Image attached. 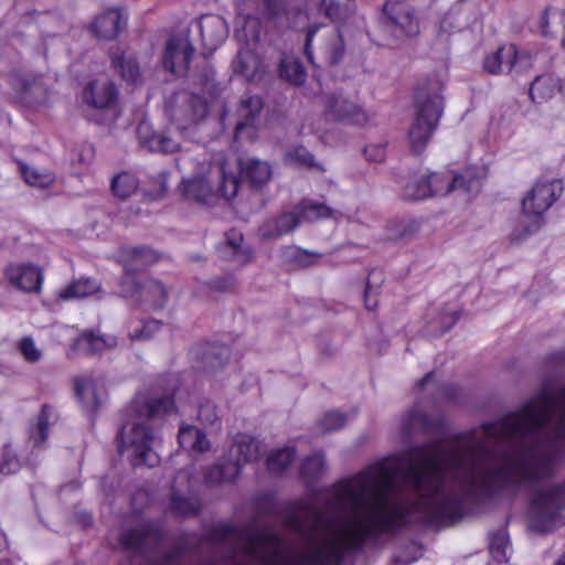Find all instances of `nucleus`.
<instances>
[{"instance_id":"obj_7","label":"nucleus","mask_w":565,"mask_h":565,"mask_svg":"<svg viewBox=\"0 0 565 565\" xmlns=\"http://www.w3.org/2000/svg\"><path fill=\"white\" fill-rule=\"evenodd\" d=\"M120 285L125 297L149 303L153 308H162L168 300V289L150 278L141 282L135 275H127L121 278Z\"/></svg>"},{"instance_id":"obj_51","label":"nucleus","mask_w":565,"mask_h":565,"mask_svg":"<svg viewBox=\"0 0 565 565\" xmlns=\"http://www.w3.org/2000/svg\"><path fill=\"white\" fill-rule=\"evenodd\" d=\"M198 419L205 426H216L220 422L217 407L210 401L199 405Z\"/></svg>"},{"instance_id":"obj_59","label":"nucleus","mask_w":565,"mask_h":565,"mask_svg":"<svg viewBox=\"0 0 565 565\" xmlns=\"http://www.w3.org/2000/svg\"><path fill=\"white\" fill-rule=\"evenodd\" d=\"M235 281L232 276L217 277L212 279L207 285L215 291H226L234 286Z\"/></svg>"},{"instance_id":"obj_29","label":"nucleus","mask_w":565,"mask_h":565,"mask_svg":"<svg viewBox=\"0 0 565 565\" xmlns=\"http://www.w3.org/2000/svg\"><path fill=\"white\" fill-rule=\"evenodd\" d=\"M75 393L84 408L95 411L102 403L100 394L93 379L79 377L75 380Z\"/></svg>"},{"instance_id":"obj_53","label":"nucleus","mask_w":565,"mask_h":565,"mask_svg":"<svg viewBox=\"0 0 565 565\" xmlns=\"http://www.w3.org/2000/svg\"><path fill=\"white\" fill-rule=\"evenodd\" d=\"M19 350L25 361L30 363H36L42 358V352L36 348L34 341L30 337H24L19 342Z\"/></svg>"},{"instance_id":"obj_16","label":"nucleus","mask_w":565,"mask_h":565,"mask_svg":"<svg viewBox=\"0 0 565 565\" xmlns=\"http://www.w3.org/2000/svg\"><path fill=\"white\" fill-rule=\"evenodd\" d=\"M202 44L210 53L214 52L227 38L228 26L226 21L215 14H206L196 21Z\"/></svg>"},{"instance_id":"obj_21","label":"nucleus","mask_w":565,"mask_h":565,"mask_svg":"<svg viewBox=\"0 0 565 565\" xmlns=\"http://www.w3.org/2000/svg\"><path fill=\"white\" fill-rule=\"evenodd\" d=\"M300 223V215L297 212H285L266 220L259 227V233L263 238L273 239L295 231Z\"/></svg>"},{"instance_id":"obj_60","label":"nucleus","mask_w":565,"mask_h":565,"mask_svg":"<svg viewBox=\"0 0 565 565\" xmlns=\"http://www.w3.org/2000/svg\"><path fill=\"white\" fill-rule=\"evenodd\" d=\"M458 320V317L456 313H451L448 316H445L443 318V327L438 332H433L434 335H441L443 333L447 332Z\"/></svg>"},{"instance_id":"obj_2","label":"nucleus","mask_w":565,"mask_h":565,"mask_svg":"<svg viewBox=\"0 0 565 565\" xmlns=\"http://www.w3.org/2000/svg\"><path fill=\"white\" fill-rule=\"evenodd\" d=\"M191 81L195 90L178 92L168 103L169 116L182 131L201 124L209 114L210 104L221 93V87L215 82L214 68L206 61L191 76Z\"/></svg>"},{"instance_id":"obj_38","label":"nucleus","mask_w":565,"mask_h":565,"mask_svg":"<svg viewBox=\"0 0 565 565\" xmlns=\"http://www.w3.org/2000/svg\"><path fill=\"white\" fill-rule=\"evenodd\" d=\"M170 509L172 512L181 516L195 515L200 510V503L198 500L184 498L178 493H172Z\"/></svg>"},{"instance_id":"obj_12","label":"nucleus","mask_w":565,"mask_h":565,"mask_svg":"<svg viewBox=\"0 0 565 565\" xmlns=\"http://www.w3.org/2000/svg\"><path fill=\"white\" fill-rule=\"evenodd\" d=\"M430 196L446 195L451 191L461 190L467 194H476L481 189V180L470 171L460 174L431 173L427 175Z\"/></svg>"},{"instance_id":"obj_17","label":"nucleus","mask_w":565,"mask_h":565,"mask_svg":"<svg viewBox=\"0 0 565 565\" xmlns=\"http://www.w3.org/2000/svg\"><path fill=\"white\" fill-rule=\"evenodd\" d=\"M12 87L26 106H35L47 98V89L41 78L32 74L15 75L12 78Z\"/></svg>"},{"instance_id":"obj_57","label":"nucleus","mask_w":565,"mask_h":565,"mask_svg":"<svg viewBox=\"0 0 565 565\" xmlns=\"http://www.w3.org/2000/svg\"><path fill=\"white\" fill-rule=\"evenodd\" d=\"M320 28H321V24L315 23L307 29L303 52H305V55L308 58V61L311 63H313L311 42H312L315 35L317 34V32L320 30Z\"/></svg>"},{"instance_id":"obj_25","label":"nucleus","mask_w":565,"mask_h":565,"mask_svg":"<svg viewBox=\"0 0 565 565\" xmlns=\"http://www.w3.org/2000/svg\"><path fill=\"white\" fill-rule=\"evenodd\" d=\"M179 190L185 200L200 204L210 203V200L214 196L212 186L202 175L183 179Z\"/></svg>"},{"instance_id":"obj_61","label":"nucleus","mask_w":565,"mask_h":565,"mask_svg":"<svg viewBox=\"0 0 565 565\" xmlns=\"http://www.w3.org/2000/svg\"><path fill=\"white\" fill-rule=\"evenodd\" d=\"M550 12H551V9L545 8L540 17V26L544 34H547L550 31V22H548Z\"/></svg>"},{"instance_id":"obj_47","label":"nucleus","mask_w":565,"mask_h":565,"mask_svg":"<svg viewBox=\"0 0 565 565\" xmlns=\"http://www.w3.org/2000/svg\"><path fill=\"white\" fill-rule=\"evenodd\" d=\"M21 172L25 182L32 186L46 188L54 181L52 174L41 173L35 168L32 167H22Z\"/></svg>"},{"instance_id":"obj_48","label":"nucleus","mask_w":565,"mask_h":565,"mask_svg":"<svg viewBox=\"0 0 565 565\" xmlns=\"http://www.w3.org/2000/svg\"><path fill=\"white\" fill-rule=\"evenodd\" d=\"M287 256L300 267H310L318 263L321 255L316 252L290 247L287 250Z\"/></svg>"},{"instance_id":"obj_36","label":"nucleus","mask_w":565,"mask_h":565,"mask_svg":"<svg viewBox=\"0 0 565 565\" xmlns=\"http://www.w3.org/2000/svg\"><path fill=\"white\" fill-rule=\"evenodd\" d=\"M509 537L505 530L500 529L491 533L489 548L490 554L499 563L508 562Z\"/></svg>"},{"instance_id":"obj_6","label":"nucleus","mask_w":565,"mask_h":565,"mask_svg":"<svg viewBox=\"0 0 565 565\" xmlns=\"http://www.w3.org/2000/svg\"><path fill=\"white\" fill-rule=\"evenodd\" d=\"M565 484L551 487L535 495L532 502L531 529L551 532L564 522Z\"/></svg>"},{"instance_id":"obj_49","label":"nucleus","mask_w":565,"mask_h":565,"mask_svg":"<svg viewBox=\"0 0 565 565\" xmlns=\"http://www.w3.org/2000/svg\"><path fill=\"white\" fill-rule=\"evenodd\" d=\"M344 56V39L342 33L337 30L328 45V60L329 63L335 65L342 61Z\"/></svg>"},{"instance_id":"obj_63","label":"nucleus","mask_w":565,"mask_h":565,"mask_svg":"<svg viewBox=\"0 0 565 565\" xmlns=\"http://www.w3.org/2000/svg\"><path fill=\"white\" fill-rule=\"evenodd\" d=\"M434 373L428 372L422 380L418 381L417 385L419 388L425 387V385L433 379Z\"/></svg>"},{"instance_id":"obj_28","label":"nucleus","mask_w":565,"mask_h":565,"mask_svg":"<svg viewBox=\"0 0 565 565\" xmlns=\"http://www.w3.org/2000/svg\"><path fill=\"white\" fill-rule=\"evenodd\" d=\"M297 214L300 222H315L322 218H337L339 212L324 203L305 199L297 206Z\"/></svg>"},{"instance_id":"obj_22","label":"nucleus","mask_w":565,"mask_h":565,"mask_svg":"<svg viewBox=\"0 0 565 565\" xmlns=\"http://www.w3.org/2000/svg\"><path fill=\"white\" fill-rule=\"evenodd\" d=\"M109 55L113 67L119 73L122 79L130 84L138 83L141 73L136 56L131 52L113 47Z\"/></svg>"},{"instance_id":"obj_54","label":"nucleus","mask_w":565,"mask_h":565,"mask_svg":"<svg viewBox=\"0 0 565 565\" xmlns=\"http://www.w3.org/2000/svg\"><path fill=\"white\" fill-rule=\"evenodd\" d=\"M319 10L332 20L342 19L347 14V9L338 0H322Z\"/></svg>"},{"instance_id":"obj_35","label":"nucleus","mask_w":565,"mask_h":565,"mask_svg":"<svg viewBox=\"0 0 565 565\" xmlns=\"http://www.w3.org/2000/svg\"><path fill=\"white\" fill-rule=\"evenodd\" d=\"M113 193L121 199L129 198L138 189L137 178L128 172L117 174L111 180Z\"/></svg>"},{"instance_id":"obj_9","label":"nucleus","mask_w":565,"mask_h":565,"mask_svg":"<svg viewBox=\"0 0 565 565\" xmlns=\"http://www.w3.org/2000/svg\"><path fill=\"white\" fill-rule=\"evenodd\" d=\"M383 12L392 32L397 38H413L420 32V19L417 11L405 2L388 1Z\"/></svg>"},{"instance_id":"obj_46","label":"nucleus","mask_w":565,"mask_h":565,"mask_svg":"<svg viewBox=\"0 0 565 565\" xmlns=\"http://www.w3.org/2000/svg\"><path fill=\"white\" fill-rule=\"evenodd\" d=\"M287 156L291 161H294L302 167H306L309 169H318L320 171L324 170L321 164H319L315 161L313 154L302 146H298V147H295L294 149L289 150Z\"/></svg>"},{"instance_id":"obj_42","label":"nucleus","mask_w":565,"mask_h":565,"mask_svg":"<svg viewBox=\"0 0 565 565\" xmlns=\"http://www.w3.org/2000/svg\"><path fill=\"white\" fill-rule=\"evenodd\" d=\"M324 470V458L322 455L308 457L301 466V476L308 481L318 479Z\"/></svg>"},{"instance_id":"obj_24","label":"nucleus","mask_w":565,"mask_h":565,"mask_svg":"<svg viewBox=\"0 0 565 565\" xmlns=\"http://www.w3.org/2000/svg\"><path fill=\"white\" fill-rule=\"evenodd\" d=\"M125 26L124 15L117 10L106 11L92 23L94 34L104 40L115 39Z\"/></svg>"},{"instance_id":"obj_41","label":"nucleus","mask_w":565,"mask_h":565,"mask_svg":"<svg viewBox=\"0 0 565 565\" xmlns=\"http://www.w3.org/2000/svg\"><path fill=\"white\" fill-rule=\"evenodd\" d=\"M160 329V322L153 319L143 320L130 327L129 338L132 341L150 340Z\"/></svg>"},{"instance_id":"obj_31","label":"nucleus","mask_w":565,"mask_h":565,"mask_svg":"<svg viewBox=\"0 0 565 565\" xmlns=\"http://www.w3.org/2000/svg\"><path fill=\"white\" fill-rule=\"evenodd\" d=\"M99 285L90 278H79L70 282L60 290L58 298L62 300L82 299L99 290Z\"/></svg>"},{"instance_id":"obj_58","label":"nucleus","mask_w":565,"mask_h":565,"mask_svg":"<svg viewBox=\"0 0 565 565\" xmlns=\"http://www.w3.org/2000/svg\"><path fill=\"white\" fill-rule=\"evenodd\" d=\"M366 160L381 162L385 159V148L381 145H370L364 149Z\"/></svg>"},{"instance_id":"obj_34","label":"nucleus","mask_w":565,"mask_h":565,"mask_svg":"<svg viewBox=\"0 0 565 565\" xmlns=\"http://www.w3.org/2000/svg\"><path fill=\"white\" fill-rule=\"evenodd\" d=\"M243 235L241 233H231L224 245L221 248V253L224 257H232L238 264H244L248 260L249 255L242 248Z\"/></svg>"},{"instance_id":"obj_64","label":"nucleus","mask_w":565,"mask_h":565,"mask_svg":"<svg viewBox=\"0 0 565 565\" xmlns=\"http://www.w3.org/2000/svg\"><path fill=\"white\" fill-rule=\"evenodd\" d=\"M7 547V537L4 533L0 530V552Z\"/></svg>"},{"instance_id":"obj_33","label":"nucleus","mask_w":565,"mask_h":565,"mask_svg":"<svg viewBox=\"0 0 565 565\" xmlns=\"http://www.w3.org/2000/svg\"><path fill=\"white\" fill-rule=\"evenodd\" d=\"M513 53V45L500 47L497 52L488 55L483 61L484 70L490 74H501L507 72L505 64L509 63V56Z\"/></svg>"},{"instance_id":"obj_1","label":"nucleus","mask_w":565,"mask_h":565,"mask_svg":"<svg viewBox=\"0 0 565 565\" xmlns=\"http://www.w3.org/2000/svg\"><path fill=\"white\" fill-rule=\"evenodd\" d=\"M173 408L170 395L137 396L129 406L128 419L119 434V452L127 454L134 466H153L158 461L152 450L156 424Z\"/></svg>"},{"instance_id":"obj_4","label":"nucleus","mask_w":565,"mask_h":565,"mask_svg":"<svg viewBox=\"0 0 565 565\" xmlns=\"http://www.w3.org/2000/svg\"><path fill=\"white\" fill-rule=\"evenodd\" d=\"M563 193L559 180H540L522 200V211L511 239L521 242L535 234L544 223V213Z\"/></svg>"},{"instance_id":"obj_44","label":"nucleus","mask_w":565,"mask_h":565,"mask_svg":"<svg viewBox=\"0 0 565 565\" xmlns=\"http://www.w3.org/2000/svg\"><path fill=\"white\" fill-rule=\"evenodd\" d=\"M234 67L236 72L250 76L257 67V60L254 53L248 49H241L237 52Z\"/></svg>"},{"instance_id":"obj_10","label":"nucleus","mask_w":565,"mask_h":565,"mask_svg":"<svg viewBox=\"0 0 565 565\" xmlns=\"http://www.w3.org/2000/svg\"><path fill=\"white\" fill-rule=\"evenodd\" d=\"M263 100L258 96H249L241 100L237 107V121L234 130V140L254 141L257 138Z\"/></svg>"},{"instance_id":"obj_43","label":"nucleus","mask_w":565,"mask_h":565,"mask_svg":"<svg viewBox=\"0 0 565 565\" xmlns=\"http://www.w3.org/2000/svg\"><path fill=\"white\" fill-rule=\"evenodd\" d=\"M220 173L221 184L217 189V193H220V195H222L227 201L234 199L239 186L237 177L233 173H226L223 164L220 168Z\"/></svg>"},{"instance_id":"obj_20","label":"nucleus","mask_w":565,"mask_h":565,"mask_svg":"<svg viewBox=\"0 0 565 565\" xmlns=\"http://www.w3.org/2000/svg\"><path fill=\"white\" fill-rule=\"evenodd\" d=\"M159 256L156 250L148 247H125L120 250V260L124 265L125 274L135 275L136 271L154 264Z\"/></svg>"},{"instance_id":"obj_56","label":"nucleus","mask_w":565,"mask_h":565,"mask_svg":"<svg viewBox=\"0 0 565 565\" xmlns=\"http://www.w3.org/2000/svg\"><path fill=\"white\" fill-rule=\"evenodd\" d=\"M20 469L19 460L10 455L4 454L0 460V472L3 475L15 473Z\"/></svg>"},{"instance_id":"obj_62","label":"nucleus","mask_w":565,"mask_h":565,"mask_svg":"<svg viewBox=\"0 0 565 565\" xmlns=\"http://www.w3.org/2000/svg\"><path fill=\"white\" fill-rule=\"evenodd\" d=\"M418 231V224L415 221H409L405 224L404 231L399 234L401 237L412 236Z\"/></svg>"},{"instance_id":"obj_18","label":"nucleus","mask_w":565,"mask_h":565,"mask_svg":"<svg viewBox=\"0 0 565 565\" xmlns=\"http://www.w3.org/2000/svg\"><path fill=\"white\" fill-rule=\"evenodd\" d=\"M324 105L329 116L335 120H345L355 125H363L367 121L365 111L342 96L328 95Z\"/></svg>"},{"instance_id":"obj_26","label":"nucleus","mask_w":565,"mask_h":565,"mask_svg":"<svg viewBox=\"0 0 565 565\" xmlns=\"http://www.w3.org/2000/svg\"><path fill=\"white\" fill-rule=\"evenodd\" d=\"M178 441L183 449L198 454L205 452L210 448L206 435L193 425L180 426Z\"/></svg>"},{"instance_id":"obj_50","label":"nucleus","mask_w":565,"mask_h":565,"mask_svg":"<svg viewBox=\"0 0 565 565\" xmlns=\"http://www.w3.org/2000/svg\"><path fill=\"white\" fill-rule=\"evenodd\" d=\"M347 423L344 414L338 411H331L323 415L319 420L321 431L329 433L342 428Z\"/></svg>"},{"instance_id":"obj_55","label":"nucleus","mask_w":565,"mask_h":565,"mask_svg":"<svg viewBox=\"0 0 565 565\" xmlns=\"http://www.w3.org/2000/svg\"><path fill=\"white\" fill-rule=\"evenodd\" d=\"M236 36L238 39H242V36H244V40L248 43V42H258L259 41V36H260V33H259V28H258V22L257 20L255 19H252V18H247L242 31H237L236 32Z\"/></svg>"},{"instance_id":"obj_27","label":"nucleus","mask_w":565,"mask_h":565,"mask_svg":"<svg viewBox=\"0 0 565 565\" xmlns=\"http://www.w3.org/2000/svg\"><path fill=\"white\" fill-rule=\"evenodd\" d=\"M562 89L559 78L554 74H543L534 78L530 87V97L533 102H543Z\"/></svg>"},{"instance_id":"obj_19","label":"nucleus","mask_w":565,"mask_h":565,"mask_svg":"<svg viewBox=\"0 0 565 565\" xmlns=\"http://www.w3.org/2000/svg\"><path fill=\"white\" fill-rule=\"evenodd\" d=\"M115 347H117V338L115 335L85 330L74 340L71 349L85 355H95Z\"/></svg>"},{"instance_id":"obj_32","label":"nucleus","mask_w":565,"mask_h":565,"mask_svg":"<svg viewBox=\"0 0 565 565\" xmlns=\"http://www.w3.org/2000/svg\"><path fill=\"white\" fill-rule=\"evenodd\" d=\"M280 77L295 86L302 85L306 81V72L299 61L292 57H285L279 65Z\"/></svg>"},{"instance_id":"obj_45","label":"nucleus","mask_w":565,"mask_h":565,"mask_svg":"<svg viewBox=\"0 0 565 565\" xmlns=\"http://www.w3.org/2000/svg\"><path fill=\"white\" fill-rule=\"evenodd\" d=\"M381 280V273L372 271L369 276L364 291V303L367 310H375L377 307V291Z\"/></svg>"},{"instance_id":"obj_13","label":"nucleus","mask_w":565,"mask_h":565,"mask_svg":"<svg viewBox=\"0 0 565 565\" xmlns=\"http://www.w3.org/2000/svg\"><path fill=\"white\" fill-rule=\"evenodd\" d=\"M161 540L162 533L159 525L149 522L120 535L122 546L140 554L143 558H148V552L157 547Z\"/></svg>"},{"instance_id":"obj_15","label":"nucleus","mask_w":565,"mask_h":565,"mask_svg":"<svg viewBox=\"0 0 565 565\" xmlns=\"http://www.w3.org/2000/svg\"><path fill=\"white\" fill-rule=\"evenodd\" d=\"M136 134L140 145L151 152L172 153L181 148L170 130L156 131L146 120L139 122Z\"/></svg>"},{"instance_id":"obj_11","label":"nucleus","mask_w":565,"mask_h":565,"mask_svg":"<svg viewBox=\"0 0 565 565\" xmlns=\"http://www.w3.org/2000/svg\"><path fill=\"white\" fill-rule=\"evenodd\" d=\"M83 100L90 108L107 114L110 120L117 117L118 92L115 84L109 79L89 82L83 90Z\"/></svg>"},{"instance_id":"obj_8","label":"nucleus","mask_w":565,"mask_h":565,"mask_svg":"<svg viewBox=\"0 0 565 565\" xmlns=\"http://www.w3.org/2000/svg\"><path fill=\"white\" fill-rule=\"evenodd\" d=\"M193 54L194 47L188 34L171 35L162 52V67L175 76H183L189 70Z\"/></svg>"},{"instance_id":"obj_37","label":"nucleus","mask_w":565,"mask_h":565,"mask_svg":"<svg viewBox=\"0 0 565 565\" xmlns=\"http://www.w3.org/2000/svg\"><path fill=\"white\" fill-rule=\"evenodd\" d=\"M295 457V449L291 447L273 451L267 458L268 470L273 473L282 472L294 461Z\"/></svg>"},{"instance_id":"obj_3","label":"nucleus","mask_w":565,"mask_h":565,"mask_svg":"<svg viewBox=\"0 0 565 565\" xmlns=\"http://www.w3.org/2000/svg\"><path fill=\"white\" fill-rule=\"evenodd\" d=\"M415 117L407 131L409 150L415 154L425 151L444 113V97L437 82L419 87L415 95Z\"/></svg>"},{"instance_id":"obj_39","label":"nucleus","mask_w":565,"mask_h":565,"mask_svg":"<svg viewBox=\"0 0 565 565\" xmlns=\"http://www.w3.org/2000/svg\"><path fill=\"white\" fill-rule=\"evenodd\" d=\"M533 66V60L529 52L518 51L513 45V53L509 56V63L505 64L507 73L521 74Z\"/></svg>"},{"instance_id":"obj_40","label":"nucleus","mask_w":565,"mask_h":565,"mask_svg":"<svg viewBox=\"0 0 565 565\" xmlns=\"http://www.w3.org/2000/svg\"><path fill=\"white\" fill-rule=\"evenodd\" d=\"M427 175L414 179L408 182L403 190V195L408 200H423L430 196V188Z\"/></svg>"},{"instance_id":"obj_5","label":"nucleus","mask_w":565,"mask_h":565,"mask_svg":"<svg viewBox=\"0 0 565 565\" xmlns=\"http://www.w3.org/2000/svg\"><path fill=\"white\" fill-rule=\"evenodd\" d=\"M263 454L260 441L247 434H237L228 452V458L211 467L205 478L211 483L233 482L243 466L257 461Z\"/></svg>"},{"instance_id":"obj_14","label":"nucleus","mask_w":565,"mask_h":565,"mask_svg":"<svg viewBox=\"0 0 565 565\" xmlns=\"http://www.w3.org/2000/svg\"><path fill=\"white\" fill-rule=\"evenodd\" d=\"M3 275L8 282L24 292H40L43 282V270L30 263L9 264Z\"/></svg>"},{"instance_id":"obj_52","label":"nucleus","mask_w":565,"mask_h":565,"mask_svg":"<svg viewBox=\"0 0 565 565\" xmlns=\"http://www.w3.org/2000/svg\"><path fill=\"white\" fill-rule=\"evenodd\" d=\"M287 13L286 0H263L262 14L267 20H277Z\"/></svg>"},{"instance_id":"obj_30","label":"nucleus","mask_w":565,"mask_h":565,"mask_svg":"<svg viewBox=\"0 0 565 565\" xmlns=\"http://www.w3.org/2000/svg\"><path fill=\"white\" fill-rule=\"evenodd\" d=\"M52 417L53 408L47 404L42 405L41 412L36 417V423L31 425L29 429V439L34 448H39L45 443L49 436V426Z\"/></svg>"},{"instance_id":"obj_23","label":"nucleus","mask_w":565,"mask_h":565,"mask_svg":"<svg viewBox=\"0 0 565 565\" xmlns=\"http://www.w3.org/2000/svg\"><path fill=\"white\" fill-rule=\"evenodd\" d=\"M238 166L241 175L249 182L252 188H262L271 177V168L266 161L256 158H246L239 159Z\"/></svg>"}]
</instances>
